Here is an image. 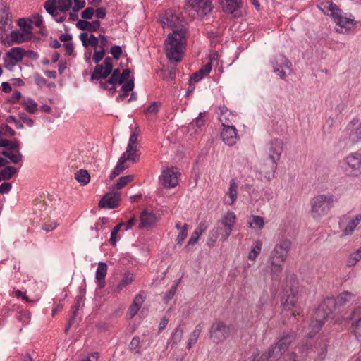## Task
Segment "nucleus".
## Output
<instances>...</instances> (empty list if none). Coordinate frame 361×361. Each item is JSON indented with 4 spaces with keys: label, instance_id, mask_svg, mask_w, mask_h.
<instances>
[{
    "label": "nucleus",
    "instance_id": "nucleus-1",
    "mask_svg": "<svg viewBox=\"0 0 361 361\" xmlns=\"http://www.w3.org/2000/svg\"><path fill=\"white\" fill-rule=\"evenodd\" d=\"M186 28L182 26L168 35L165 41V52L171 61L178 62L182 59L186 44Z\"/></svg>",
    "mask_w": 361,
    "mask_h": 361
},
{
    "label": "nucleus",
    "instance_id": "nucleus-2",
    "mask_svg": "<svg viewBox=\"0 0 361 361\" xmlns=\"http://www.w3.org/2000/svg\"><path fill=\"white\" fill-rule=\"evenodd\" d=\"M291 242L288 238H281L275 245L269 257L268 263L272 279H277L283 269L290 250Z\"/></svg>",
    "mask_w": 361,
    "mask_h": 361
},
{
    "label": "nucleus",
    "instance_id": "nucleus-3",
    "mask_svg": "<svg viewBox=\"0 0 361 361\" xmlns=\"http://www.w3.org/2000/svg\"><path fill=\"white\" fill-rule=\"evenodd\" d=\"M336 302L334 298H327L320 304L313 315V319L305 330V336L314 337L324 325L326 318L336 309Z\"/></svg>",
    "mask_w": 361,
    "mask_h": 361
},
{
    "label": "nucleus",
    "instance_id": "nucleus-4",
    "mask_svg": "<svg viewBox=\"0 0 361 361\" xmlns=\"http://www.w3.org/2000/svg\"><path fill=\"white\" fill-rule=\"evenodd\" d=\"M338 202L336 196L330 192L318 194L310 201V215L314 221H320L327 216Z\"/></svg>",
    "mask_w": 361,
    "mask_h": 361
},
{
    "label": "nucleus",
    "instance_id": "nucleus-5",
    "mask_svg": "<svg viewBox=\"0 0 361 361\" xmlns=\"http://www.w3.org/2000/svg\"><path fill=\"white\" fill-rule=\"evenodd\" d=\"M137 134L135 132L132 133L126 152L121 155L116 166L111 171L110 178L113 179L118 176L125 169H128L130 166L127 164V161L135 163L139 159V154L137 153Z\"/></svg>",
    "mask_w": 361,
    "mask_h": 361
},
{
    "label": "nucleus",
    "instance_id": "nucleus-6",
    "mask_svg": "<svg viewBox=\"0 0 361 361\" xmlns=\"http://www.w3.org/2000/svg\"><path fill=\"white\" fill-rule=\"evenodd\" d=\"M44 6L56 21L62 23L66 19V12L72 6V0H47Z\"/></svg>",
    "mask_w": 361,
    "mask_h": 361
},
{
    "label": "nucleus",
    "instance_id": "nucleus-7",
    "mask_svg": "<svg viewBox=\"0 0 361 361\" xmlns=\"http://www.w3.org/2000/svg\"><path fill=\"white\" fill-rule=\"evenodd\" d=\"M231 326L221 320H216L209 329V337L214 343L218 344L225 341L231 335Z\"/></svg>",
    "mask_w": 361,
    "mask_h": 361
},
{
    "label": "nucleus",
    "instance_id": "nucleus-8",
    "mask_svg": "<svg viewBox=\"0 0 361 361\" xmlns=\"http://www.w3.org/2000/svg\"><path fill=\"white\" fill-rule=\"evenodd\" d=\"M343 168L350 176L358 177L361 175V153L350 152L343 158Z\"/></svg>",
    "mask_w": 361,
    "mask_h": 361
},
{
    "label": "nucleus",
    "instance_id": "nucleus-9",
    "mask_svg": "<svg viewBox=\"0 0 361 361\" xmlns=\"http://www.w3.org/2000/svg\"><path fill=\"white\" fill-rule=\"evenodd\" d=\"M187 8L193 17H203L212 10L210 0H185Z\"/></svg>",
    "mask_w": 361,
    "mask_h": 361
},
{
    "label": "nucleus",
    "instance_id": "nucleus-10",
    "mask_svg": "<svg viewBox=\"0 0 361 361\" xmlns=\"http://www.w3.org/2000/svg\"><path fill=\"white\" fill-rule=\"evenodd\" d=\"M298 300V283L293 281L290 285L287 284L283 289V294L281 299L283 307L289 310L296 306Z\"/></svg>",
    "mask_w": 361,
    "mask_h": 361
},
{
    "label": "nucleus",
    "instance_id": "nucleus-11",
    "mask_svg": "<svg viewBox=\"0 0 361 361\" xmlns=\"http://www.w3.org/2000/svg\"><path fill=\"white\" fill-rule=\"evenodd\" d=\"M336 12L332 17L334 22L339 27L336 32L342 33L350 30L355 25V19L352 15L344 13L341 9Z\"/></svg>",
    "mask_w": 361,
    "mask_h": 361
},
{
    "label": "nucleus",
    "instance_id": "nucleus-12",
    "mask_svg": "<svg viewBox=\"0 0 361 361\" xmlns=\"http://www.w3.org/2000/svg\"><path fill=\"white\" fill-rule=\"evenodd\" d=\"M283 152V142L281 140L275 139L269 142V158L270 160V170L272 176L276 169L277 161Z\"/></svg>",
    "mask_w": 361,
    "mask_h": 361
},
{
    "label": "nucleus",
    "instance_id": "nucleus-13",
    "mask_svg": "<svg viewBox=\"0 0 361 361\" xmlns=\"http://www.w3.org/2000/svg\"><path fill=\"white\" fill-rule=\"evenodd\" d=\"M180 173L177 168L171 167L163 170L159 182L165 188H174L178 184Z\"/></svg>",
    "mask_w": 361,
    "mask_h": 361
},
{
    "label": "nucleus",
    "instance_id": "nucleus-14",
    "mask_svg": "<svg viewBox=\"0 0 361 361\" xmlns=\"http://www.w3.org/2000/svg\"><path fill=\"white\" fill-rule=\"evenodd\" d=\"M160 23L163 27H169L173 30L180 29L182 26L185 27L180 16L172 10H169L161 16Z\"/></svg>",
    "mask_w": 361,
    "mask_h": 361
},
{
    "label": "nucleus",
    "instance_id": "nucleus-15",
    "mask_svg": "<svg viewBox=\"0 0 361 361\" xmlns=\"http://www.w3.org/2000/svg\"><path fill=\"white\" fill-rule=\"evenodd\" d=\"M113 68L112 59L106 57L103 63L97 64L91 75L92 80H99L106 78L111 73Z\"/></svg>",
    "mask_w": 361,
    "mask_h": 361
},
{
    "label": "nucleus",
    "instance_id": "nucleus-16",
    "mask_svg": "<svg viewBox=\"0 0 361 361\" xmlns=\"http://www.w3.org/2000/svg\"><path fill=\"white\" fill-rule=\"evenodd\" d=\"M344 319L350 322L351 329L355 336L361 337V306L355 307Z\"/></svg>",
    "mask_w": 361,
    "mask_h": 361
},
{
    "label": "nucleus",
    "instance_id": "nucleus-17",
    "mask_svg": "<svg viewBox=\"0 0 361 361\" xmlns=\"http://www.w3.org/2000/svg\"><path fill=\"white\" fill-rule=\"evenodd\" d=\"M271 66L273 67L274 71L282 79H285L286 73L284 71V68L290 69L291 63L284 56L279 55L275 57L271 61Z\"/></svg>",
    "mask_w": 361,
    "mask_h": 361
},
{
    "label": "nucleus",
    "instance_id": "nucleus-18",
    "mask_svg": "<svg viewBox=\"0 0 361 361\" xmlns=\"http://www.w3.org/2000/svg\"><path fill=\"white\" fill-rule=\"evenodd\" d=\"M222 11L236 17L239 15L242 7V0H219Z\"/></svg>",
    "mask_w": 361,
    "mask_h": 361
},
{
    "label": "nucleus",
    "instance_id": "nucleus-19",
    "mask_svg": "<svg viewBox=\"0 0 361 361\" xmlns=\"http://www.w3.org/2000/svg\"><path fill=\"white\" fill-rule=\"evenodd\" d=\"M32 37V34H30L29 32H25L24 30L20 29L19 30L12 31L10 34V41H6L2 39V42L4 44L11 46L12 44H21L24 42L30 40Z\"/></svg>",
    "mask_w": 361,
    "mask_h": 361
},
{
    "label": "nucleus",
    "instance_id": "nucleus-20",
    "mask_svg": "<svg viewBox=\"0 0 361 361\" xmlns=\"http://www.w3.org/2000/svg\"><path fill=\"white\" fill-rule=\"evenodd\" d=\"M347 130L352 142L355 143L361 140V122L358 118H353L348 123Z\"/></svg>",
    "mask_w": 361,
    "mask_h": 361
},
{
    "label": "nucleus",
    "instance_id": "nucleus-21",
    "mask_svg": "<svg viewBox=\"0 0 361 361\" xmlns=\"http://www.w3.org/2000/svg\"><path fill=\"white\" fill-rule=\"evenodd\" d=\"M218 221L225 227L224 236H230L236 222V215L233 212H228Z\"/></svg>",
    "mask_w": 361,
    "mask_h": 361
},
{
    "label": "nucleus",
    "instance_id": "nucleus-22",
    "mask_svg": "<svg viewBox=\"0 0 361 361\" xmlns=\"http://www.w3.org/2000/svg\"><path fill=\"white\" fill-rule=\"evenodd\" d=\"M224 229L221 224L217 221L214 228L209 231L207 245L209 247H213L214 243L217 240L218 238H220L222 241H226L229 236H224Z\"/></svg>",
    "mask_w": 361,
    "mask_h": 361
},
{
    "label": "nucleus",
    "instance_id": "nucleus-23",
    "mask_svg": "<svg viewBox=\"0 0 361 361\" xmlns=\"http://www.w3.org/2000/svg\"><path fill=\"white\" fill-rule=\"evenodd\" d=\"M347 219L343 216L339 223L340 228H341L343 235H349L353 233L355 228L361 221V214H357L355 218L348 220V224L345 226V220Z\"/></svg>",
    "mask_w": 361,
    "mask_h": 361
},
{
    "label": "nucleus",
    "instance_id": "nucleus-24",
    "mask_svg": "<svg viewBox=\"0 0 361 361\" xmlns=\"http://www.w3.org/2000/svg\"><path fill=\"white\" fill-rule=\"evenodd\" d=\"M221 137L225 144L233 146L238 140L237 130L234 126H227L223 127L221 133Z\"/></svg>",
    "mask_w": 361,
    "mask_h": 361
},
{
    "label": "nucleus",
    "instance_id": "nucleus-25",
    "mask_svg": "<svg viewBox=\"0 0 361 361\" xmlns=\"http://www.w3.org/2000/svg\"><path fill=\"white\" fill-rule=\"evenodd\" d=\"M283 352L281 348L276 343L270 348L267 353L262 354L260 357L258 355H255L256 360L262 361H277L283 355Z\"/></svg>",
    "mask_w": 361,
    "mask_h": 361
},
{
    "label": "nucleus",
    "instance_id": "nucleus-26",
    "mask_svg": "<svg viewBox=\"0 0 361 361\" xmlns=\"http://www.w3.org/2000/svg\"><path fill=\"white\" fill-rule=\"evenodd\" d=\"M140 228H150L153 227L158 221L157 216L148 210H144L140 215Z\"/></svg>",
    "mask_w": 361,
    "mask_h": 361
},
{
    "label": "nucleus",
    "instance_id": "nucleus-27",
    "mask_svg": "<svg viewBox=\"0 0 361 361\" xmlns=\"http://www.w3.org/2000/svg\"><path fill=\"white\" fill-rule=\"evenodd\" d=\"M238 185L234 179L230 182L228 191L224 197L223 201L225 204L233 205L237 200Z\"/></svg>",
    "mask_w": 361,
    "mask_h": 361
},
{
    "label": "nucleus",
    "instance_id": "nucleus-28",
    "mask_svg": "<svg viewBox=\"0 0 361 361\" xmlns=\"http://www.w3.org/2000/svg\"><path fill=\"white\" fill-rule=\"evenodd\" d=\"M107 274V264L105 262H99L96 271V279L99 288H102L106 285L105 278Z\"/></svg>",
    "mask_w": 361,
    "mask_h": 361
},
{
    "label": "nucleus",
    "instance_id": "nucleus-29",
    "mask_svg": "<svg viewBox=\"0 0 361 361\" xmlns=\"http://www.w3.org/2000/svg\"><path fill=\"white\" fill-rule=\"evenodd\" d=\"M296 336L293 331L283 334L279 340L276 343L283 352H286L290 345L295 340Z\"/></svg>",
    "mask_w": 361,
    "mask_h": 361
},
{
    "label": "nucleus",
    "instance_id": "nucleus-30",
    "mask_svg": "<svg viewBox=\"0 0 361 361\" xmlns=\"http://www.w3.org/2000/svg\"><path fill=\"white\" fill-rule=\"evenodd\" d=\"M296 336L293 331L283 334L279 340L276 343L283 352H286L290 345L295 340Z\"/></svg>",
    "mask_w": 361,
    "mask_h": 361
},
{
    "label": "nucleus",
    "instance_id": "nucleus-31",
    "mask_svg": "<svg viewBox=\"0 0 361 361\" xmlns=\"http://www.w3.org/2000/svg\"><path fill=\"white\" fill-rule=\"evenodd\" d=\"M101 23L99 20H94L92 22L85 20H79L77 23V27L80 30L95 32L100 27Z\"/></svg>",
    "mask_w": 361,
    "mask_h": 361
},
{
    "label": "nucleus",
    "instance_id": "nucleus-32",
    "mask_svg": "<svg viewBox=\"0 0 361 361\" xmlns=\"http://www.w3.org/2000/svg\"><path fill=\"white\" fill-rule=\"evenodd\" d=\"M79 38L85 47L91 46L96 48L98 46L99 38L92 34L89 35L87 32H82L80 35Z\"/></svg>",
    "mask_w": 361,
    "mask_h": 361
},
{
    "label": "nucleus",
    "instance_id": "nucleus-33",
    "mask_svg": "<svg viewBox=\"0 0 361 361\" xmlns=\"http://www.w3.org/2000/svg\"><path fill=\"white\" fill-rule=\"evenodd\" d=\"M118 197L116 195H105L99 203V206L103 208L113 209L117 207Z\"/></svg>",
    "mask_w": 361,
    "mask_h": 361
},
{
    "label": "nucleus",
    "instance_id": "nucleus-34",
    "mask_svg": "<svg viewBox=\"0 0 361 361\" xmlns=\"http://www.w3.org/2000/svg\"><path fill=\"white\" fill-rule=\"evenodd\" d=\"M203 329V323L200 322L197 324L192 331L188 338V341L187 343V348L190 349L192 346L197 341L198 338Z\"/></svg>",
    "mask_w": 361,
    "mask_h": 361
},
{
    "label": "nucleus",
    "instance_id": "nucleus-35",
    "mask_svg": "<svg viewBox=\"0 0 361 361\" xmlns=\"http://www.w3.org/2000/svg\"><path fill=\"white\" fill-rule=\"evenodd\" d=\"M134 279L133 274L130 272H126L123 274L121 280L119 281L115 288V292L119 293L123 290L126 287L129 286Z\"/></svg>",
    "mask_w": 361,
    "mask_h": 361
},
{
    "label": "nucleus",
    "instance_id": "nucleus-36",
    "mask_svg": "<svg viewBox=\"0 0 361 361\" xmlns=\"http://www.w3.org/2000/svg\"><path fill=\"white\" fill-rule=\"evenodd\" d=\"M320 10H322L325 14L330 16L331 18L334 16V13H337L340 8L331 1H324L319 6Z\"/></svg>",
    "mask_w": 361,
    "mask_h": 361
},
{
    "label": "nucleus",
    "instance_id": "nucleus-37",
    "mask_svg": "<svg viewBox=\"0 0 361 361\" xmlns=\"http://www.w3.org/2000/svg\"><path fill=\"white\" fill-rule=\"evenodd\" d=\"M220 114L219 116V119L221 123L222 127H226L227 126H231V118H232L233 116L231 113V111L226 109V107H220Z\"/></svg>",
    "mask_w": 361,
    "mask_h": 361
},
{
    "label": "nucleus",
    "instance_id": "nucleus-38",
    "mask_svg": "<svg viewBox=\"0 0 361 361\" xmlns=\"http://www.w3.org/2000/svg\"><path fill=\"white\" fill-rule=\"evenodd\" d=\"M247 226L250 228L262 230L264 226V218L260 216L252 215L247 221Z\"/></svg>",
    "mask_w": 361,
    "mask_h": 361
},
{
    "label": "nucleus",
    "instance_id": "nucleus-39",
    "mask_svg": "<svg viewBox=\"0 0 361 361\" xmlns=\"http://www.w3.org/2000/svg\"><path fill=\"white\" fill-rule=\"evenodd\" d=\"M144 300V298L141 294H138L135 297L133 302L129 308V314L131 317L137 313Z\"/></svg>",
    "mask_w": 361,
    "mask_h": 361
},
{
    "label": "nucleus",
    "instance_id": "nucleus-40",
    "mask_svg": "<svg viewBox=\"0 0 361 361\" xmlns=\"http://www.w3.org/2000/svg\"><path fill=\"white\" fill-rule=\"evenodd\" d=\"M6 56L16 62H20L23 58L24 49L20 47L12 48L6 53Z\"/></svg>",
    "mask_w": 361,
    "mask_h": 361
},
{
    "label": "nucleus",
    "instance_id": "nucleus-41",
    "mask_svg": "<svg viewBox=\"0 0 361 361\" xmlns=\"http://www.w3.org/2000/svg\"><path fill=\"white\" fill-rule=\"evenodd\" d=\"M1 154L8 158L13 164H17L22 161L23 155L19 150H4L1 152Z\"/></svg>",
    "mask_w": 361,
    "mask_h": 361
},
{
    "label": "nucleus",
    "instance_id": "nucleus-42",
    "mask_svg": "<svg viewBox=\"0 0 361 361\" xmlns=\"http://www.w3.org/2000/svg\"><path fill=\"white\" fill-rule=\"evenodd\" d=\"M183 331L180 327H176L174 331L172 332L170 339L168 341V344H171V346L173 347L178 344L183 338Z\"/></svg>",
    "mask_w": 361,
    "mask_h": 361
},
{
    "label": "nucleus",
    "instance_id": "nucleus-43",
    "mask_svg": "<svg viewBox=\"0 0 361 361\" xmlns=\"http://www.w3.org/2000/svg\"><path fill=\"white\" fill-rule=\"evenodd\" d=\"M75 178L79 182L81 185H85L90 180V176L87 170L80 169L75 172Z\"/></svg>",
    "mask_w": 361,
    "mask_h": 361
},
{
    "label": "nucleus",
    "instance_id": "nucleus-44",
    "mask_svg": "<svg viewBox=\"0 0 361 361\" xmlns=\"http://www.w3.org/2000/svg\"><path fill=\"white\" fill-rule=\"evenodd\" d=\"M134 88V80H127L122 86V91L123 93L120 94L119 96L117 97V101H122L124 100L128 93L130 91H132Z\"/></svg>",
    "mask_w": 361,
    "mask_h": 361
},
{
    "label": "nucleus",
    "instance_id": "nucleus-45",
    "mask_svg": "<svg viewBox=\"0 0 361 361\" xmlns=\"http://www.w3.org/2000/svg\"><path fill=\"white\" fill-rule=\"evenodd\" d=\"M262 247V242L260 240H256L252 245V248L248 255V259L255 261L259 255Z\"/></svg>",
    "mask_w": 361,
    "mask_h": 361
},
{
    "label": "nucleus",
    "instance_id": "nucleus-46",
    "mask_svg": "<svg viewBox=\"0 0 361 361\" xmlns=\"http://www.w3.org/2000/svg\"><path fill=\"white\" fill-rule=\"evenodd\" d=\"M24 109L30 114H35L38 109L37 104L32 98H26L22 103Z\"/></svg>",
    "mask_w": 361,
    "mask_h": 361
},
{
    "label": "nucleus",
    "instance_id": "nucleus-47",
    "mask_svg": "<svg viewBox=\"0 0 361 361\" xmlns=\"http://www.w3.org/2000/svg\"><path fill=\"white\" fill-rule=\"evenodd\" d=\"M128 350L135 354L141 353L140 339L138 336H134L130 342Z\"/></svg>",
    "mask_w": 361,
    "mask_h": 361
},
{
    "label": "nucleus",
    "instance_id": "nucleus-48",
    "mask_svg": "<svg viewBox=\"0 0 361 361\" xmlns=\"http://www.w3.org/2000/svg\"><path fill=\"white\" fill-rule=\"evenodd\" d=\"M361 259V247L351 253L348 258L347 265L349 267L354 266Z\"/></svg>",
    "mask_w": 361,
    "mask_h": 361
},
{
    "label": "nucleus",
    "instance_id": "nucleus-49",
    "mask_svg": "<svg viewBox=\"0 0 361 361\" xmlns=\"http://www.w3.org/2000/svg\"><path fill=\"white\" fill-rule=\"evenodd\" d=\"M16 173L17 169L15 167L8 166L0 171V175L2 177V180H8Z\"/></svg>",
    "mask_w": 361,
    "mask_h": 361
},
{
    "label": "nucleus",
    "instance_id": "nucleus-50",
    "mask_svg": "<svg viewBox=\"0 0 361 361\" xmlns=\"http://www.w3.org/2000/svg\"><path fill=\"white\" fill-rule=\"evenodd\" d=\"M160 106L161 104L159 102H154L145 110V114L149 116H156Z\"/></svg>",
    "mask_w": 361,
    "mask_h": 361
},
{
    "label": "nucleus",
    "instance_id": "nucleus-51",
    "mask_svg": "<svg viewBox=\"0 0 361 361\" xmlns=\"http://www.w3.org/2000/svg\"><path fill=\"white\" fill-rule=\"evenodd\" d=\"M134 176L133 175H128L121 177L115 185L116 189L120 190L133 181Z\"/></svg>",
    "mask_w": 361,
    "mask_h": 361
},
{
    "label": "nucleus",
    "instance_id": "nucleus-52",
    "mask_svg": "<svg viewBox=\"0 0 361 361\" xmlns=\"http://www.w3.org/2000/svg\"><path fill=\"white\" fill-rule=\"evenodd\" d=\"M18 25H19L20 29L24 30L25 32H29L30 34H32V30L33 27L30 18H20L18 20Z\"/></svg>",
    "mask_w": 361,
    "mask_h": 361
},
{
    "label": "nucleus",
    "instance_id": "nucleus-53",
    "mask_svg": "<svg viewBox=\"0 0 361 361\" xmlns=\"http://www.w3.org/2000/svg\"><path fill=\"white\" fill-rule=\"evenodd\" d=\"M124 226V223L121 222L117 224L111 233L110 243L112 245L115 246L117 242V234L119 232L121 228Z\"/></svg>",
    "mask_w": 361,
    "mask_h": 361
},
{
    "label": "nucleus",
    "instance_id": "nucleus-54",
    "mask_svg": "<svg viewBox=\"0 0 361 361\" xmlns=\"http://www.w3.org/2000/svg\"><path fill=\"white\" fill-rule=\"evenodd\" d=\"M106 54L105 49H100L96 47L92 56V60L95 63L100 62Z\"/></svg>",
    "mask_w": 361,
    "mask_h": 361
},
{
    "label": "nucleus",
    "instance_id": "nucleus-55",
    "mask_svg": "<svg viewBox=\"0 0 361 361\" xmlns=\"http://www.w3.org/2000/svg\"><path fill=\"white\" fill-rule=\"evenodd\" d=\"M188 230V225L187 224H184L181 231H180L177 238L176 242L178 244H180L187 237Z\"/></svg>",
    "mask_w": 361,
    "mask_h": 361
},
{
    "label": "nucleus",
    "instance_id": "nucleus-56",
    "mask_svg": "<svg viewBox=\"0 0 361 361\" xmlns=\"http://www.w3.org/2000/svg\"><path fill=\"white\" fill-rule=\"evenodd\" d=\"M30 22L32 24H34L37 27H42L43 25V18L42 16L39 13H35L31 16Z\"/></svg>",
    "mask_w": 361,
    "mask_h": 361
},
{
    "label": "nucleus",
    "instance_id": "nucleus-57",
    "mask_svg": "<svg viewBox=\"0 0 361 361\" xmlns=\"http://www.w3.org/2000/svg\"><path fill=\"white\" fill-rule=\"evenodd\" d=\"M108 83L113 84L112 86L111 87V88L109 89V91H111V93L114 94L116 92V90L115 85L116 83L123 84V81L121 79V77L117 76V77H114V78L113 75H111L110 78L108 80Z\"/></svg>",
    "mask_w": 361,
    "mask_h": 361
},
{
    "label": "nucleus",
    "instance_id": "nucleus-58",
    "mask_svg": "<svg viewBox=\"0 0 361 361\" xmlns=\"http://www.w3.org/2000/svg\"><path fill=\"white\" fill-rule=\"evenodd\" d=\"M354 296L352 293L345 291L340 294L338 299L341 302L345 303L350 301Z\"/></svg>",
    "mask_w": 361,
    "mask_h": 361
},
{
    "label": "nucleus",
    "instance_id": "nucleus-59",
    "mask_svg": "<svg viewBox=\"0 0 361 361\" xmlns=\"http://www.w3.org/2000/svg\"><path fill=\"white\" fill-rule=\"evenodd\" d=\"M94 13V10L92 7H88L81 13V17L83 19H92Z\"/></svg>",
    "mask_w": 361,
    "mask_h": 361
},
{
    "label": "nucleus",
    "instance_id": "nucleus-60",
    "mask_svg": "<svg viewBox=\"0 0 361 361\" xmlns=\"http://www.w3.org/2000/svg\"><path fill=\"white\" fill-rule=\"evenodd\" d=\"M110 52L114 59H118L121 56L122 49L120 46L114 45L111 47Z\"/></svg>",
    "mask_w": 361,
    "mask_h": 361
},
{
    "label": "nucleus",
    "instance_id": "nucleus-61",
    "mask_svg": "<svg viewBox=\"0 0 361 361\" xmlns=\"http://www.w3.org/2000/svg\"><path fill=\"white\" fill-rule=\"evenodd\" d=\"M98 38H99V46L98 49H105V47H106L109 44V40H108L106 36L103 35H99Z\"/></svg>",
    "mask_w": 361,
    "mask_h": 361
},
{
    "label": "nucleus",
    "instance_id": "nucleus-62",
    "mask_svg": "<svg viewBox=\"0 0 361 361\" xmlns=\"http://www.w3.org/2000/svg\"><path fill=\"white\" fill-rule=\"evenodd\" d=\"M176 292V286H173L170 290L166 293L164 300L166 303H168L171 300Z\"/></svg>",
    "mask_w": 361,
    "mask_h": 361
},
{
    "label": "nucleus",
    "instance_id": "nucleus-63",
    "mask_svg": "<svg viewBox=\"0 0 361 361\" xmlns=\"http://www.w3.org/2000/svg\"><path fill=\"white\" fill-rule=\"evenodd\" d=\"M201 235V233L195 230L188 242V245H194L197 242Z\"/></svg>",
    "mask_w": 361,
    "mask_h": 361
},
{
    "label": "nucleus",
    "instance_id": "nucleus-64",
    "mask_svg": "<svg viewBox=\"0 0 361 361\" xmlns=\"http://www.w3.org/2000/svg\"><path fill=\"white\" fill-rule=\"evenodd\" d=\"M20 118L23 121L24 123L27 124L28 126L32 127L34 125V121L27 116L25 113H21L19 114Z\"/></svg>",
    "mask_w": 361,
    "mask_h": 361
}]
</instances>
